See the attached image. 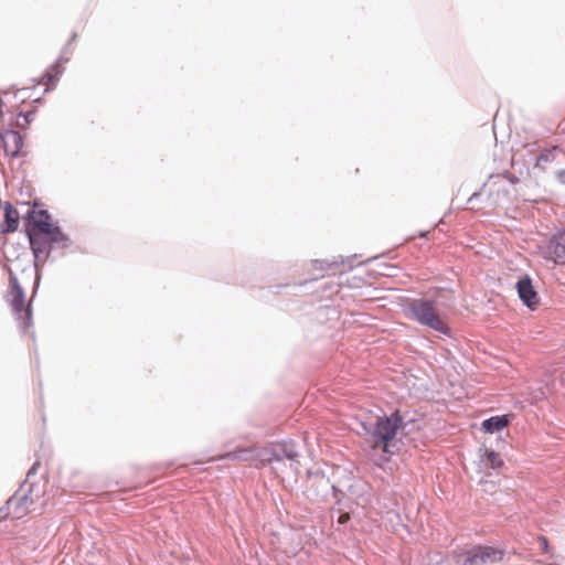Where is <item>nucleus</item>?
I'll return each mask as SVG.
<instances>
[{
	"label": "nucleus",
	"instance_id": "1",
	"mask_svg": "<svg viewBox=\"0 0 565 565\" xmlns=\"http://www.w3.org/2000/svg\"><path fill=\"white\" fill-rule=\"evenodd\" d=\"M412 423L413 419H406V416L402 415L399 411H395L390 416L377 417L374 423L369 425L363 423L362 426L364 431L371 436L375 448L392 454L390 447L397 431H404Z\"/></svg>",
	"mask_w": 565,
	"mask_h": 565
},
{
	"label": "nucleus",
	"instance_id": "2",
	"mask_svg": "<svg viewBox=\"0 0 565 565\" xmlns=\"http://www.w3.org/2000/svg\"><path fill=\"white\" fill-rule=\"evenodd\" d=\"M409 317L422 326H426L443 334H448L449 329L438 315L435 301L426 298L413 299L408 303Z\"/></svg>",
	"mask_w": 565,
	"mask_h": 565
},
{
	"label": "nucleus",
	"instance_id": "3",
	"mask_svg": "<svg viewBox=\"0 0 565 565\" xmlns=\"http://www.w3.org/2000/svg\"><path fill=\"white\" fill-rule=\"evenodd\" d=\"M504 551L492 546L476 545L469 550L454 552L455 565H489L500 562Z\"/></svg>",
	"mask_w": 565,
	"mask_h": 565
},
{
	"label": "nucleus",
	"instance_id": "4",
	"mask_svg": "<svg viewBox=\"0 0 565 565\" xmlns=\"http://www.w3.org/2000/svg\"><path fill=\"white\" fill-rule=\"evenodd\" d=\"M9 288L8 301L20 323V327L25 330L32 324V308L30 303L25 305L24 290L17 276L11 271L9 277Z\"/></svg>",
	"mask_w": 565,
	"mask_h": 565
},
{
	"label": "nucleus",
	"instance_id": "5",
	"mask_svg": "<svg viewBox=\"0 0 565 565\" xmlns=\"http://www.w3.org/2000/svg\"><path fill=\"white\" fill-rule=\"evenodd\" d=\"M299 451L294 440H284L270 448H265L259 454V459L264 465H270L276 473L282 470L284 459L292 463L298 462Z\"/></svg>",
	"mask_w": 565,
	"mask_h": 565
},
{
	"label": "nucleus",
	"instance_id": "6",
	"mask_svg": "<svg viewBox=\"0 0 565 565\" xmlns=\"http://www.w3.org/2000/svg\"><path fill=\"white\" fill-rule=\"evenodd\" d=\"M28 228H26V235L29 238L30 247L34 256V266L36 270L35 276V282H34V289L33 295L36 292V289L40 284V275H39V262L45 263L49 258L52 246L47 239V237H44L45 234L40 233L38 230H35V216L32 218V221H26Z\"/></svg>",
	"mask_w": 565,
	"mask_h": 565
},
{
	"label": "nucleus",
	"instance_id": "7",
	"mask_svg": "<svg viewBox=\"0 0 565 565\" xmlns=\"http://www.w3.org/2000/svg\"><path fill=\"white\" fill-rule=\"evenodd\" d=\"M35 230L45 234L52 248H67L72 241L58 225L51 222V215L46 210H41L35 215Z\"/></svg>",
	"mask_w": 565,
	"mask_h": 565
},
{
	"label": "nucleus",
	"instance_id": "8",
	"mask_svg": "<svg viewBox=\"0 0 565 565\" xmlns=\"http://www.w3.org/2000/svg\"><path fill=\"white\" fill-rule=\"evenodd\" d=\"M520 300L524 306L534 310L539 305V295L534 289L532 279L529 275H523L515 284Z\"/></svg>",
	"mask_w": 565,
	"mask_h": 565
},
{
	"label": "nucleus",
	"instance_id": "9",
	"mask_svg": "<svg viewBox=\"0 0 565 565\" xmlns=\"http://www.w3.org/2000/svg\"><path fill=\"white\" fill-rule=\"evenodd\" d=\"M33 489H34V484L30 483L24 493L19 495V493L15 492L6 502L4 505H8L9 509L12 504H14V510H13L14 518H17V519L22 518L30 511V507L34 504L35 501L32 497Z\"/></svg>",
	"mask_w": 565,
	"mask_h": 565
},
{
	"label": "nucleus",
	"instance_id": "10",
	"mask_svg": "<svg viewBox=\"0 0 565 565\" xmlns=\"http://www.w3.org/2000/svg\"><path fill=\"white\" fill-rule=\"evenodd\" d=\"M544 257L556 264H565V232L554 234L546 247L544 248Z\"/></svg>",
	"mask_w": 565,
	"mask_h": 565
},
{
	"label": "nucleus",
	"instance_id": "11",
	"mask_svg": "<svg viewBox=\"0 0 565 565\" xmlns=\"http://www.w3.org/2000/svg\"><path fill=\"white\" fill-rule=\"evenodd\" d=\"M4 150L12 157H18L23 148V137L15 130H7L1 135Z\"/></svg>",
	"mask_w": 565,
	"mask_h": 565
},
{
	"label": "nucleus",
	"instance_id": "12",
	"mask_svg": "<svg viewBox=\"0 0 565 565\" xmlns=\"http://www.w3.org/2000/svg\"><path fill=\"white\" fill-rule=\"evenodd\" d=\"M4 220L1 226V233L8 234L13 233L18 230L20 215L18 210L10 203L6 202L4 206Z\"/></svg>",
	"mask_w": 565,
	"mask_h": 565
},
{
	"label": "nucleus",
	"instance_id": "13",
	"mask_svg": "<svg viewBox=\"0 0 565 565\" xmlns=\"http://www.w3.org/2000/svg\"><path fill=\"white\" fill-rule=\"evenodd\" d=\"M509 424L508 416H492L488 419H484L482 423V429L486 433L494 434L502 430Z\"/></svg>",
	"mask_w": 565,
	"mask_h": 565
},
{
	"label": "nucleus",
	"instance_id": "14",
	"mask_svg": "<svg viewBox=\"0 0 565 565\" xmlns=\"http://www.w3.org/2000/svg\"><path fill=\"white\" fill-rule=\"evenodd\" d=\"M67 61H68V58H64L63 56H60L58 60L56 61V63L52 66V70L47 71L44 74L43 78L40 82H38V84L44 83L45 85H47L44 93H47L50 90L49 85L55 84V82L58 81V77L61 76V74L63 72V68H61L58 64L62 62H67Z\"/></svg>",
	"mask_w": 565,
	"mask_h": 565
},
{
	"label": "nucleus",
	"instance_id": "15",
	"mask_svg": "<svg viewBox=\"0 0 565 565\" xmlns=\"http://www.w3.org/2000/svg\"><path fill=\"white\" fill-rule=\"evenodd\" d=\"M563 154L562 150L558 147H553L552 149H543L535 160V168L544 169L545 164L553 162L556 158Z\"/></svg>",
	"mask_w": 565,
	"mask_h": 565
},
{
	"label": "nucleus",
	"instance_id": "16",
	"mask_svg": "<svg viewBox=\"0 0 565 565\" xmlns=\"http://www.w3.org/2000/svg\"><path fill=\"white\" fill-rule=\"evenodd\" d=\"M344 258L342 256L334 257L332 260L328 259H315L312 260V266L315 269L327 270L329 268L338 267L339 265H344Z\"/></svg>",
	"mask_w": 565,
	"mask_h": 565
},
{
	"label": "nucleus",
	"instance_id": "17",
	"mask_svg": "<svg viewBox=\"0 0 565 565\" xmlns=\"http://www.w3.org/2000/svg\"><path fill=\"white\" fill-rule=\"evenodd\" d=\"M483 461L487 466L494 470L500 469L503 466V460L501 459L500 455L494 450H489L487 448L484 449Z\"/></svg>",
	"mask_w": 565,
	"mask_h": 565
},
{
	"label": "nucleus",
	"instance_id": "18",
	"mask_svg": "<svg viewBox=\"0 0 565 565\" xmlns=\"http://www.w3.org/2000/svg\"><path fill=\"white\" fill-rule=\"evenodd\" d=\"M252 457V452L248 449H239L236 451L227 452L224 458L233 459V460H249Z\"/></svg>",
	"mask_w": 565,
	"mask_h": 565
},
{
	"label": "nucleus",
	"instance_id": "19",
	"mask_svg": "<svg viewBox=\"0 0 565 565\" xmlns=\"http://www.w3.org/2000/svg\"><path fill=\"white\" fill-rule=\"evenodd\" d=\"M331 519L333 522L335 520L339 525H343L350 520V514L348 512L341 511L340 509L332 510Z\"/></svg>",
	"mask_w": 565,
	"mask_h": 565
},
{
	"label": "nucleus",
	"instance_id": "20",
	"mask_svg": "<svg viewBox=\"0 0 565 565\" xmlns=\"http://www.w3.org/2000/svg\"><path fill=\"white\" fill-rule=\"evenodd\" d=\"M34 115V111H28L25 114L23 113H20L19 114V117H22L23 118V122H21L20 120L17 121V126L21 129H26L28 125L31 122L32 120V117Z\"/></svg>",
	"mask_w": 565,
	"mask_h": 565
},
{
	"label": "nucleus",
	"instance_id": "21",
	"mask_svg": "<svg viewBox=\"0 0 565 565\" xmlns=\"http://www.w3.org/2000/svg\"><path fill=\"white\" fill-rule=\"evenodd\" d=\"M40 466H41L40 461H35V462L31 466V468L29 469V471H28V473H26V479H25L24 483L21 486V489H23V488L26 486L28 481H29V480H30L34 475H36V473H38V470H39Z\"/></svg>",
	"mask_w": 565,
	"mask_h": 565
},
{
	"label": "nucleus",
	"instance_id": "22",
	"mask_svg": "<svg viewBox=\"0 0 565 565\" xmlns=\"http://www.w3.org/2000/svg\"><path fill=\"white\" fill-rule=\"evenodd\" d=\"M481 196V191H477V192H473L469 199H468V203L471 204L472 209L475 207V202Z\"/></svg>",
	"mask_w": 565,
	"mask_h": 565
},
{
	"label": "nucleus",
	"instance_id": "23",
	"mask_svg": "<svg viewBox=\"0 0 565 565\" xmlns=\"http://www.w3.org/2000/svg\"><path fill=\"white\" fill-rule=\"evenodd\" d=\"M441 562H443V557H441V555H440L439 553H436V554L431 557L430 562H429L428 564H425V565H438V564H440Z\"/></svg>",
	"mask_w": 565,
	"mask_h": 565
},
{
	"label": "nucleus",
	"instance_id": "24",
	"mask_svg": "<svg viewBox=\"0 0 565 565\" xmlns=\"http://www.w3.org/2000/svg\"><path fill=\"white\" fill-rule=\"evenodd\" d=\"M540 543H541V547L543 550L544 553H548V541L545 536H540Z\"/></svg>",
	"mask_w": 565,
	"mask_h": 565
},
{
	"label": "nucleus",
	"instance_id": "25",
	"mask_svg": "<svg viewBox=\"0 0 565 565\" xmlns=\"http://www.w3.org/2000/svg\"><path fill=\"white\" fill-rule=\"evenodd\" d=\"M9 514L10 512L8 505H3L0 508V521L7 519Z\"/></svg>",
	"mask_w": 565,
	"mask_h": 565
},
{
	"label": "nucleus",
	"instance_id": "26",
	"mask_svg": "<svg viewBox=\"0 0 565 565\" xmlns=\"http://www.w3.org/2000/svg\"><path fill=\"white\" fill-rule=\"evenodd\" d=\"M556 179H557L561 183L565 184V169L558 170V171L556 172Z\"/></svg>",
	"mask_w": 565,
	"mask_h": 565
},
{
	"label": "nucleus",
	"instance_id": "27",
	"mask_svg": "<svg viewBox=\"0 0 565 565\" xmlns=\"http://www.w3.org/2000/svg\"><path fill=\"white\" fill-rule=\"evenodd\" d=\"M67 50H68V44H66V45L64 46V49H63V53H66V52H67Z\"/></svg>",
	"mask_w": 565,
	"mask_h": 565
},
{
	"label": "nucleus",
	"instance_id": "28",
	"mask_svg": "<svg viewBox=\"0 0 565 565\" xmlns=\"http://www.w3.org/2000/svg\"><path fill=\"white\" fill-rule=\"evenodd\" d=\"M76 36H77V34H76V33H74V34L72 35L71 41H74V40L76 39Z\"/></svg>",
	"mask_w": 565,
	"mask_h": 565
},
{
	"label": "nucleus",
	"instance_id": "29",
	"mask_svg": "<svg viewBox=\"0 0 565 565\" xmlns=\"http://www.w3.org/2000/svg\"><path fill=\"white\" fill-rule=\"evenodd\" d=\"M349 268H350V269H351V268H353V265H352V263H351V260H350V259H349Z\"/></svg>",
	"mask_w": 565,
	"mask_h": 565
}]
</instances>
